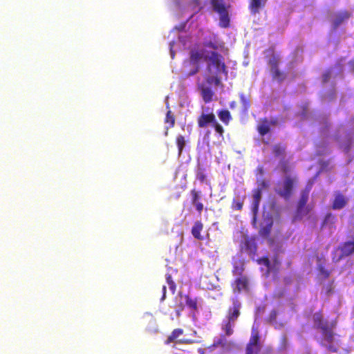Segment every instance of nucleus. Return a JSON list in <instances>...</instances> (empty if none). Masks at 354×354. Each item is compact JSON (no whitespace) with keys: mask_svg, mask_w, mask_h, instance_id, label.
Returning a JSON list of instances; mask_svg holds the SVG:
<instances>
[{"mask_svg":"<svg viewBox=\"0 0 354 354\" xmlns=\"http://www.w3.org/2000/svg\"><path fill=\"white\" fill-rule=\"evenodd\" d=\"M204 60L207 63L206 71L209 74L205 79L207 83L219 86L221 81L218 75L223 73L225 76L227 75V66L223 56L216 51H211L205 55Z\"/></svg>","mask_w":354,"mask_h":354,"instance_id":"f257e3e1","label":"nucleus"},{"mask_svg":"<svg viewBox=\"0 0 354 354\" xmlns=\"http://www.w3.org/2000/svg\"><path fill=\"white\" fill-rule=\"evenodd\" d=\"M213 10L218 13L220 17V26L223 28H227L230 26V16L228 8L225 0H210Z\"/></svg>","mask_w":354,"mask_h":354,"instance_id":"f03ea898","label":"nucleus"},{"mask_svg":"<svg viewBox=\"0 0 354 354\" xmlns=\"http://www.w3.org/2000/svg\"><path fill=\"white\" fill-rule=\"evenodd\" d=\"M279 59L276 56H273L268 61V65L270 67V73L272 80L279 83H281L286 80L287 75L285 72L281 71L279 69Z\"/></svg>","mask_w":354,"mask_h":354,"instance_id":"7ed1b4c3","label":"nucleus"},{"mask_svg":"<svg viewBox=\"0 0 354 354\" xmlns=\"http://www.w3.org/2000/svg\"><path fill=\"white\" fill-rule=\"evenodd\" d=\"M294 183V178L289 176H286L281 185L282 187L275 189L276 193L284 199L288 200L292 194Z\"/></svg>","mask_w":354,"mask_h":354,"instance_id":"20e7f679","label":"nucleus"},{"mask_svg":"<svg viewBox=\"0 0 354 354\" xmlns=\"http://www.w3.org/2000/svg\"><path fill=\"white\" fill-rule=\"evenodd\" d=\"M234 294L249 291V279L246 275L238 276L231 283Z\"/></svg>","mask_w":354,"mask_h":354,"instance_id":"39448f33","label":"nucleus"},{"mask_svg":"<svg viewBox=\"0 0 354 354\" xmlns=\"http://www.w3.org/2000/svg\"><path fill=\"white\" fill-rule=\"evenodd\" d=\"M204 53L203 51L197 50V49H192L191 50L189 53V62L190 63L195 64V67L194 69H192L189 73L187 74V76H192L196 75L197 73H198L200 70V66H199V62L203 59H204Z\"/></svg>","mask_w":354,"mask_h":354,"instance_id":"423d86ee","label":"nucleus"},{"mask_svg":"<svg viewBox=\"0 0 354 354\" xmlns=\"http://www.w3.org/2000/svg\"><path fill=\"white\" fill-rule=\"evenodd\" d=\"M232 306L229 307L225 319L236 322L241 315V304L236 298L232 299Z\"/></svg>","mask_w":354,"mask_h":354,"instance_id":"0eeeda50","label":"nucleus"},{"mask_svg":"<svg viewBox=\"0 0 354 354\" xmlns=\"http://www.w3.org/2000/svg\"><path fill=\"white\" fill-rule=\"evenodd\" d=\"M241 248L248 254L252 259H254L257 251V245L254 238L245 239Z\"/></svg>","mask_w":354,"mask_h":354,"instance_id":"6e6552de","label":"nucleus"},{"mask_svg":"<svg viewBox=\"0 0 354 354\" xmlns=\"http://www.w3.org/2000/svg\"><path fill=\"white\" fill-rule=\"evenodd\" d=\"M184 333V330L182 328H176L173 330L171 334L168 336L167 339L165 341L166 344H169L172 342H177L179 344H192L193 343L192 340L187 339H178V338Z\"/></svg>","mask_w":354,"mask_h":354,"instance_id":"1a4fd4ad","label":"nucleus"},{"mask_svg":"<svg viewBox=\"0 0 354 354\" xmlns=\"http://www.w3.org/2000/svg\"><path fill=\"white\" fill-rule=\"evenodd\" d=\"M203 46L206 48H212L214 51H222L225 48V43L220 41L217 35H214L212 37L206 38L203 41Z\"/></svg>","mask_w":354,"mask_h":354,"instance_id":"9d476101","label":"nucleus"},{"mask_svg":"<svg viewBox=\"0 0 354 354\" xmlns=\"http://www.w3.org/2000/svg\"><path fill=\"white\" fill-rule=\"evenodd\" d=\"M216 117L214 113H202L197 118V124L199 128H205L208 124L215 123Z\"/></svg>","mask_w":354,"mask_h":354,"instance_id":"9b49d317","label":"nucleus"},{"mask_svg":"<svg viewBox=\"0 0 354 354\" xmlns=\"http://www.w3.org/2000/svg\"><path fill=\"white\" fill-rule=\"evenodd\" d=\"M313 322L317 328H319L322 332L326 331L327 329L330 328L328 322L324 319L323 315L321 312L315 313L313 315Z\"/></svg>","mask_w":354,"mask_h":354,"instance_id":"f8f14e48","label":"nucleus"},{"mask_svg":"<svg viewBox=\"0 0 354 354\" xmlns=\"http://www.w3.org/2000/svg\"><path fill=\"white\" fill-rule=\"evenodd\" d=\"M245 261L242 259H234L232 261V273L234 276L244 275Z\"/></svg>","mask_w":354,"mask_h":354,"instance_id":"ddd939ff","label":"nucleus"},{"mask_svg":"<svg viewBox=\"0 0 354 354\" xmlns=\"http://www.w3.org/2000/svg\"><path fill=\"white\" fill-rule=\"evenodd\" d=\"M351 17V13L344 10L337 13L333 21V29H337L344 21H346Z\"/></svg>","mask_w":354,"mask_h":354,"instance_id":"4468645a","label":"nucleus"},{"mask_svg":"<svg viewBox=\"0 0 354 354\" xmlns=\"http://www.w3.org/2000/svg\"><path fill=\"white\" fill-rule=\"evenodd\" d=\"M347 198L341 193H337L332 204L333 209H341L347 204Z\"/></svg>","mask_w":354,"mask_h":354,"instance_id":"2eb2a0df","label":"nucleus"},{"mask_svg":"<svg viewBox=\"0 0 354 354\" xmlns=\"http://www.w3.org/2000/svg\"><path fill=\"white\" fill-rule=\"evenodd\" d=\"M199 89L202 98L205 103H209L212 101L214 93L209 87L201 85L199 86Z\"/></svg>","mask_w":354,"mask_h":354,"instance_id":"dca6fc26","label":"nucleus"},{"mask_svg":"<svg viewBox=\"0 0 354 354\" xmlns=\"http://www.w3.org/2000/svg\"><path fill=\"white\" fill-rule=\"evenodd\" d=\"M178 297L180 300H184L186 306L193 310H197L198 306H197V299L196 298H192L188 295H183L181 293L178 294Z\"/></svg>","mask_w":354,"mask_h":354,"instance_id":"f3484780","label":"nucleus"},{"mask_svg":"<svg viewBox=\"0 0 354 354\" xmlns=\"http://www.w3.org/2000/svg\"><path fill=\"white\" fill-rule=\"evenodd\" d=\"M235 326V322H232L227 319H223L222 321L221 328L222 331L224 332V335L230 337L234 334V328Z\"/></svg>","mask_w":354,"mask_h":354,"instance_id":"a211bd4d","label":"nucleus"},{"mask_svg":"<svg viewBox=\"0 0 354 354\" xmlns=\"http://www.w3.org/2000/svg\"><path fill=\"white\" fill-rule=\"evenodd\" d=\"M203 230V224L201 221H197L194 223L192 227V236L198 241H203L204 237L201 235V232Z\"/></svg>","mask_w":354,"mask_h":354,"instance_id":"6ab92c4d","label":"nucleus"},{"mask_svg":"<svg viewBox=\"0 0 354 354\" xmlns=\"http://www.w3.org/2000/svg\"><path fill=\"white\" fill-rule=\"evenodd\" d=\"M267 1L268 0H250L249 8L251 13L253 15L259 13L260 10L266 6Z\"/></svg>","mask_w":354,"mask_h":354,"instance_id":"aec40b11","label":"nucleus"},{"mask_svg":"<svg viewBox=\"0 0 354 354\" xmlns=\"http://www.w3.org/2000/svg\"><path fill=\"white\" fill-rule=\"evenodd\" d=\"M259 339L260 337L258 331L253 330L246 347L253 349H259V351H260Z\"/></svg>","mask_w":354,"mask_h":354,"instance_id":"412c9836","label":"nucleus"},{"mask_svg":"<svg viewBox=\"0 0 354 354\" xmlns=\"http://www.w3.org/2000/svg\"><path fill=\"white\" fill-rule=\"evenodd\" d=\"M226 335H221L220 337L214 341V343L209 346L211 351H213L217 347L225 348L229 346V342L226 339Z\"/></svg>","mask_w":354,"mask_h":354,"instance_id":"4be33fe9","label":"nucleus"},{"mask_svg":"<svg viewBox=\"0 0 354 354\" xmlns=\"http://www.w3.org/2000/svg\"><path fill=\"white\" fill-rule=\"evenodd\" d=\"M257 131L261 136H263L270 132V122L266 118L261 120L260 123L257 127Z\"/></svg>","mask_w":354,"mask_h":354,"instance_id":"5701e85b","label":"nucleus"},{"mask_svg":"<svg viewBox=\"0 0 354 354\" xmlns=\"http://www.w3.org/2000/svg\"><path fill=\"white\" fill-rule=\"evenodd\" d=\"M308 194H309L308 190H304L301 192V197L299 200L298 205H297V212L298 214H302L304 207L306 205L308 200Z\"/></svg>","mask_w":354,"mask_h":354,"instance_id":"b1692460","label":"nucleus"},{"mask_svg":"<svg viewBox=\"0 0 354 354\" xmlns=\"http://www.w3.org/2000/svg\"><path fill=\"white\" fill-rule=\"evenodd\" d=\"M342 254L348 257L354 253V241H346L340 247Z\"/></svg>","mask_w":354,"mask_h":354,"instance_id":"393cba45","label":"nucleus"},{"mask_svg":"<svg viewBox=\"0 0 354 354\" xmlns=\"http://www.w3.org/2000/svg\"><path fill=\"white\" fill-rule=\"evenodd\" d=\"M217 115L220 119V120L223 122L225 125H228L230 120H232V116L230 112L226 109H222L218 111Z\"/></svg>","mask_w":354,"mask_h":354,"instance_id":"a878e982","label":"nucleus"},{"mask_svg":"<svg viewBox=\"0 0 354 354\" xmlns=\"http://www.w3.org/2000/svg\"><path fill=\"white\" fill-rule=\"evenodd\" d=\"M335 324H331L330 328L327 329L326 331L322 332L323 335L324 336V341L327 342L328 344H332L334 341V333L333 331V328Z\"/></svg>","mask_w":354,"mask_h":354,"instance_id":"bb28decb","label":"nucleus"},{"mask_svg":"<svg viewBox=\"0 0 354 354\" xmlns=\"http://www.w3.org/2000/svg\"><path fill=\"white\" fill-rule=\"evenodd\" d=\"M245 196L243 195L241 197L238 196V198H234L232 202L231 207L234 210H241L243 207Z\"/></svg>","mask_w":354,"mask_h":354,"instance_id":"cd10ccee","label":"nucleus"},{"mask_svg":"<svg viewBox=\"0 0 354 354\" xmlns=\"http://www.w3.org/2000/svg\"><path fill=\"white\" fill-rule=\"evenodd\" d=\"M286 146L278 143L272 147V153L276 157H283L286 153Z\"/></svg>","mask_w":354,"mask_h":354,"instance_id":"c85d7f7f","label":"nucleus"},{"mask_svg":"<svg viewBox=\"0 0 354 354\" xmlns=\"http://www.w3.org/2000/svg\"><path fill=\"white\" fill-rule=\"evenodd\" d=\"M352 138L349 133H348L344 140L340 142V147L346 152H348L352 145Z\"/></svg>","mask_w":354,"mask_h":354,"instance_id":"c756f323","label":"nucleus"},{"mask_svg":"<svg viewBox=\"0 0 354 354\" xmlns=\"http://www.w3.org/2000/svg\"><path fill=\"white\" fill-rule=\"evenodd\" d=\"M196 178L201 183L207 182V175L205 172V169L198 165L196 171Z\"/></svg>","mask_w":354,"mask_h":354,"instance_id":"7c9ffc66","label":"nucleus"},{"mask_svg":"<svg viewBox=\"0 0 354 354\" xmlns=\"http://www.w3.org/2000/svg\"><path fill=\"white\" fill-rule=\"evenodd\" d=\"M279 167L281 171L284 174H288L291 170L289 162L284 159H281L280 160Z\"/></svg>","mask_w":354,"mask_h":354,"instance_id":"2f4dec72","label":"nucleus"},{"mask_svg":"<svg viewBox=\"0 0 354 354\" xmlns=\"http://www.w3.org/2000/svg\"><path fill=\"white\" fill-rule=\"evenodd\" d=\"M176 142L178 149V155L180 156L185 146V139L183 136L179 135L176 137Z\"/></svg>","mask_w":354,"mask_h":354,"instance_id":"473e14b6","label":"nucleus"},{"mask_svg":"<svg viewBox=\"0 0 354 354\" xmlns=\"http://www.w3.org/2000/svg\"><path fill=\"white\" fill-rule=\"evenodd\" d=\"M176 304L175 305L176 315L179 317L180 315V313L185 308V301L184 300H180L178 297V295L176 297Z\"/></svg>","mask_w":354,"mask_h":354,"instance_id":"72a5a7b5","label":"nucleus"},{"mask_svg":"<svg viewBox=\"0 0 354 354\" xmlns=\"http://www.w3.org/2000/svg\"><path fill=\"white\" fill-rule=\"evenodd\" d=\"M240 99L243 112H247L251 105L250 99L245 97L243 94L240 95Z\"/></svg>","mask_w":354,"mask_h":354,"instance_id":"f704fd0d","label":"nucleus"},{"mask_svg":"<svg viewBox=\"0 0 354 354\" xmlns=\"http://www.w3.org/2000/svg\"><path fill=\"white\" fill-rule=\"evenodd\" d=\"M190 194L192 196V204L193 205L201 202V191H198L196 189H193L191 190Z\"/></svg>","mask_w":354,"mask_h":354,"instance_id":"c9c22d12","label":"nucleus"},{"mask_svg":"<svg viewBox=\"0 0 354 354\" xmlns=\"http://www.w3.org/2000/svg\"><path fill=\"white\" fill-rule=\"evenodd\" d=\"M272 226V223L271 222L266 225V226L261 227V229L259 230V234L261 236L268 237L270 234Z\"/></svg>","mask_w":354,"mask_h":354,"instance_id":"e433bc0d","label":"nucleus"},{"mask_svg":"<svg viewBox=\"0 0 354 354\" xmlns=\"http://www.w3.org/2000/svg\"><path fill=\"white\" fill-rule=\"evenodd\" d=\"M175 121H176V119H175L174 115L172 114V112L170 110H169L167 112L166 117L165 119V122L169 124V127L172 128V127H174V126L175 124Z\"/></svg>","mask_w":354,"mask_h":354,"instance_id":"4c0bfd02","label":"nucleus"},{"mask_svg":"<svg viewBox=\"0 0 354 354\" xmlns=\"http://www.w3.org/2000/svg\"><path fill=\"white\" fill-rule=\"evenodd\" d=\"M257 188L255 189H259L260 192H262L263 189H267L269 187V181L265 179H257Z\"/></svg>","mask_w":354,"mask_h":354,"instance_id":"58836bf2","label":"nucleus"},{"mask_svg":"<svg viewBox=\"0 0 354 354\" xmlns=\"http://www.w3.org/2000/svg\"><path fill=\"white\" fill-rule=\"evenodd\" d=\"M166 281H167V283H168V286H169V288L170 290L174 294L175 292V291H176V286L175 282L173 281L171 274H167L166 275Z\"/></svg>","mask_w":354,"mask_h":354,"instance_id":"ea45409f","label":"nucleus"},{"mask_svg":"<svg viewBox=\"0 0 354 354\" xmlns=\"http://www.w3.org/2000/svg\"><path fill=\"white\" fill-rule=\"evenodd\" d=\"M257 263L259 264H262V265H264L267 269H268V271H270L271 270V263L270 261V259L268 257H261L260 259H259L257 260Z\"/></svg>","mask_w":354,"mask_h":354,"instance_id":"a19ab883","label":"nucleus"},{"mask_svg":"<svg viewBox=\"0 0 354 354\" xmlns=\"http://www.w3.org/2000/svg\"><path fill=\"white\" fill-rule=\"evenodd\" d=\"M318 270L320 274L322 275L324 279L328 278L330 274V272L325 269L324 265L322 263L318 264Z\"/></svg>","mask_w":354,"mask_h":354,"instance_id":"79ce46f5","label":"nucleus"},{"mask_svg":"<svg viewBox=\"0 0 354 354\" xmlns=\"http://www.w3.org/2000/svg\"><path fill=\"white\" fill-rule=\"evenodd\" d=\"M277 312L275 310H273L270 312L269 317L268 318V322L270 324H275L277 322Z\"/></svg>","mask_w":354,"mask_h":354,"instance_id":"37998d69","label":"nucleus"},{"mask_svg":"<svg viewBox=\"0 0 354 354\" xmlns=\"http://www.w3.org/2000/svg\"><path fill=\"white\" fill-rule=\"evenodd\" d=\"M212 127L214 128L216 133L219 134V136H223L224 133V129L223 127L216 121L215 120V123L212 124Z\"/></svg>","mask_w":354,"mask_h":354,"instance_id":"c03bdc74","label":"nucleus"},{"mask_svg":"<svg viewBox=\"0 0 354 354\" xmlns=\"http://www.w3.org/2000/svg\"><path fill=\"white\" fill-rule=\"evenodd\" d=\"M261 195H262V192H260L259 189H254L252 191L253 201L261 202Z\"/></svg>","mask_w":354,"mask_h":354,"instance_id":"a18cd8bd","label":"nucleus"},{"mask_svg":"<svg viewBox=\"0 0 354 354\" xmlns=\"http://www.w3.org/2000/svg\"><path fill=\"white\" fill-rule=\"evenodd\" d=\"M194 205L195 206L198 214H201L204 208L203 204L201 202H199Z\"/></svg>","mask_w":354,"mask_h":354,"instance_id":"49530a36","label":"nucleus"},{"mask_svg":"<svg viewBox=\"0 0 354 354\" xmlns=\"http://www.w3.org/2000/svg\"><path fill=\"white\" fill-rule=\"evenodd\" d=\"M330 75H331L330 71H327L326 72H325L323 75V82H327L330 80Z\"/></svg>","mask_w":354,"mask_h":354,"instance_id":"de8ad7c7","label":"nucleus"},{"mask_svg":"<svg viewBox=\"0 0 354 354\" xmlns=\"http://www.w3.org/2000/svg\"><path fill=\"white\" fill-rule=\"evenodd\" d=\"M259 352V349H253L248 347L245 348V354H258Z\"/></svg>","mask_w":354,"mask_h":354,"instance_id":"09e8293b","label":"nucleus"},{"mask_svg":"<svg viewBox=\"0 0 354 354\" xmlns=\"http://www.w3.org/2000/svg\"><path fill=\"white\" fill-rule=\"evenodd\" d=\"M259 201H252V210L254 212H257L259 210Z\"/></svg>","mask_w":354,"mask_h":354,"instance_id":"8fccbe9b","label":"nucleus"},{"mask_svg":"<svg viewBox=\"0 0 354 354\" xmlns=\"http://www.w3.org/2000/svg\"><path fill=\"white\" fill-rule=\"evenodd\" d=\"M162 297L160 299V300L162 301L165 299L166 298V291H167V288L165 286H162Z\"/></svg>","mask_w":354,"mask_h":354,"instance_id":"3c124183","label":"nucleus"},{"mask_svg":"<svg viewBox=\"0 0 354 354\" xmlns=\"http://www.w3.org/2000/svg\"><path fill=\"white\" fill-rule=\"evenodd\" d=\"M328 349L331 352H337V349L333 346L332 344H329L328 346Z\"/></svg>","mask_w":354,"mask_h":354,"instance_id":"603ef678","label":"nucleus"},{"mask_svg":"<svg viewBox=\"0 0 354 354\" xmlns=\"http://www.w3.org/2000/svg\"><path fill=\"white\" fill-rule=\"evenodd\" d=\"M236 102L235 101H232V102H230V107L231 109H234V108H235V107H236Z\"/></svg>","mask_w":354,"mask_h":354,"instance_id":"864d4df0","label":"nucleus"},{"mask_svg":"<svg viewBox=\"0 0 354 354\" xmlns=\"http://www.w3.org/2000/svg\"><path fill=\"white\" fill-rule=\"evenodd\" d=\"M258 171L259 173L261 174V175H263V169L262 167H259L258 168Z\"/></svg>","mask_w":354,"mask_h":354,"instance_id":"5fc2aeb1","label":"nucleus"},{"mask_svg":"<svg viewBox=\"0 0 354 354\" xmlns=\"http://www.w3.org/2000/svg\"><path fill=\"white\" fill-rule=\"evenodd\" d=\"M282 340H283V342L284 345L286 346V337L285 336L283 337Z\"/></svg>","mask_w":354,"mask_h":354,"instance_id":"6e6d98bb","label":"nucleus"}]
</instances>
